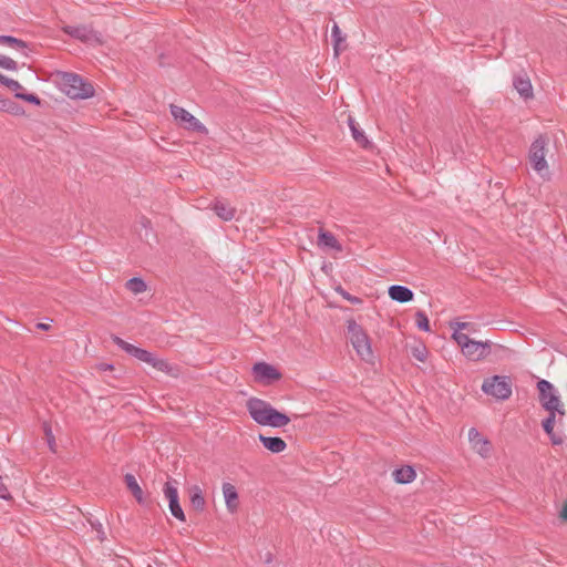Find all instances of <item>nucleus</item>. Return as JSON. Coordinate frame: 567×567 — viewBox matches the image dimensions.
<instances>
[{
    "label": "nucleus",
    "instance_id": "1",
    "mask_svg": "<svg viewBox=\"0 0 567 567\" xmlns=\"http://www.w3.org/2000/svg\"><path fill=\"white\" fill-rule=\"evenodd\" d=\"M250 417L259 425L271 427H284L289 424L290 417L276 410L269 402L250 398L246 403Z\"/></svg>",
    "mask_w": 567,
    "mask_h": 567
},
{
    "label": "nucleus",
    "instance_id": "2",
    "mask_svg": "<svg viewBox=\"0 0 567 567\" xmlns=\"http://www.w3.org/2000/svg\"><path fill=\"white\" fill-rule=\"evenodd\" d=\"M112 340L118 348H121L127 354L152 365L154 369L174 378H177L179 375L181 371L177 365H173L168 361L157 358L152 352L140 347H136L134 344H131L117 336H113Z\"/></svg>",
    "mask_w": 567,
    "mask_h": 567
},
{
    "label": "nucleus",
    "instance_id": "3",
    "mask_svg": "<svg viewBox=\"0 0 567 567\" xmlns=\"http://www.w3.org/2000/svg\"><path fill=\"white\" fill-rule=\"evenodd\" d=\"M61 90L71 99L85 100L94 95L93 85L75 73L63 72L59 81Z\"/></svg>",
    "mask_w": 567,
    "mask_h": 567
},
{
    "label": "nucleus",
    "instance_id": "4",
    "mask_svg": "<svg viewBox=\"0 0 567 567\" xmlns=\"http://www.w3.org/2000/svg\"><path fill=\"white\" fill-rule=\"evenodd\" d=\"M348 339L351 342L357 354L364 361H371L373 352L371 341L364 329L354 320L347 321Z\"/></svg>",
    "mask_w": 567,
    "mask_h": 567
},
{
    "label": "nucleus",
    "instance_id": "5",
    "mask_svg": "<svg viewBox=\"0 0 567 567\" xmlns=\"http://www.w3.org/2000/svg\"><path fill=\"white\" fill-rule=\"evenodd\" d=\"M537 390L539 392V402L548 413H558L559 420L565 415L564 403L559 395L556 393L554 385L547 380H539L537 382Z\"/></svg>",
    "mask_w": 567,
    "mask_h": 567
},
{
    "label": "nucleus",
    "instance_id": "6",
    "mask_svg": "<svg viewBox=\"0 0 567 567\" xmlns=\"http://www.w3.org/2000/svg\"><path fill=\"white\" fill-rule=\"evenodd\" d=\"M482 391L497 400L505 401L512 395V380L507 375H493L486 378Z\"/></svg>",
    "mask_w": 567,
    "mask_h": 567
},
{
    "label": "nucleus",
    "instance_id": "7",
    "mask_svg": "<svg viewBox=\"0 0 567 567\" xmlns=\"http://www.w3.org/2000/svg\"><path fill=\"white\" fill-rule=\"evenodd\" d=\"M171 114L173 118L185 130L207 134L206 126L184 107L171 104Z\"/></svg>",
    "mask_w": 567,
    "mask_h": 567
},
{
    "label": "nucleus",
    "instance_id": "8",
    "mask_svg": "<svg viewBox=\"0 0 567 567\" xmlns=\"http://www.w3.org/2000/svg\"><path fill=\"white\" fill-rule=\"evenodd\" d=\"M546 155V138L538 136L530 145L529 148V162L532 167L538 173L543 174L547 171Z\"/></svg>",
    "mask_w": 567,
    "mask_h": 567
},
{
    "label": "nucleus",
    "instance_id": "9",
    "mask_svg": "<svg viewBox=\"0 0 567 567\" xmlns=\"http://www.w3.org/2000/svg\"><path fill=\"white\" fill-rule=\"evenodd\" d=\"M165 497L168 499V506L171 514L181 522H185L186 517L184 511L179 504L178 491L176 485H173L171 481L166 482L163 488Z\"/></svg>",
    "mask_w": 567,
    "mask_h": 567
},
{
    "label": "nucleus",
    "instance_id": "10",
    "mask_svg": "<svg viewBox=\"0 0 567 567\" xmlns=\"http://www.w3.org/2000/svg\"><path fill=\"white\" fill-rule=\"evenodd\" d=\"M64 32L74 39L81 40L86 43H101L100 34L92 29L84 25H68Z\"/></svg>",
    "mask_w": 567,
    "mask_h": 567
},
{
    "label": "nucleus",
    "instance_id": "11",
    "mask_svg": "<svg viewBox=\"0 0 567 567\" xmlns=\"http://www.w3.org/2000/svg\"><path fill=\"white\" fill-rule=\"evenodd\" d=\"M489 341L472 340L468 346L462 350V353L470 360L480 361L485 359L489 353Z\"/></svg>",
    "mask_w": 567,
    "mask_h": 567
},
{
    "label": "nucleus",
    "instance_id": "12",
    "mask_svg": "<svg viewBox=\"0 0 567 567\" xmlns=\"http://www.w3.org/2000/svg\"><path fill=\"white\" fill-rule=\"evenodd\" d=\"M252 372L257 381H275L279 380L281 377L275 367L266 362L255 363L252 367Z\"/></svg>",
    "mask_w": 567,
    "mask_h": 567
},
{
    "label": "nucleus",
    "instance_id": "13",
    "mask_svg": "<svg viewBox=\"0 0 567 567\" xmlns=\"http://www.w3.org/2000/svg\"><path fill=\"white\" fill-rule=\"evenodd\" d=\"M513 86L524 100L534 97L533 85L527 73L522 72L516 74L513 79Z\"/></svg>",
    "mask_w": 567,
    "mask_h": 567
},
{
    "label": "nucleus",
    "instance_id": "14",
    "mask_svg": "<svg viewBox=\"0 0 567 567\" xmlns=\"http://www.w3.org/2000/svg\"><path fill=\"white\" fill-rule=\"evenodd\" d=\"M468 440L481 456H488L491 452L489 442L475 427L468 430Z\"/></svg>",
    "mask_w": 567,
    "mask_h": 567
},
{
    "label": "nucleus",
    "instance_id": "15",
    "mask_svg": "<svg viewBox=\"0 0 567 567\" xmlns=\"http://www.w3.org/2000/svg\"><path fill=\"white\" fill-rule=\"evenodd\" d=\"M221 488L227 511L231 514L236 513L239 506L236 487L230 483H224Z\"/></svg>",
    "mask_w": 567,
    "mask_h": 567
},
{
    "label": "nucleus",
    "instance_id": "16",
    "mask_svg": "<svg viewBox=\"0 0 567 567\" xmlns=\"http://www.w3.org/2000/svg\"><path fill=\"white\" fill-rule=\"evenodd\" d=\"M388 293L392 300L401 303L409 302L413 300L414 297V293L410 288L400 285L391 286Z\"/></svg>",
    "mask_w": 567,
    "mask_h": 567
},
{
    "label": "nucleus",
    "instance_id": "17",
    "mask_svg": "<svg viewBox=\"0 0 567 567\" xmlns=\"http://www.w3.org/2000/svg\"><path fill=\"white\" fill-rule=\"evenodd\" d=\"M318 246L321 248H328L336 251H342V246L333 234L330 231L320 229L318 235Z\"/></svg>",
    "mask_w": 567,
    "mask_h": 567
},
{
    "label": "nucleus",
    "instance_id": "18",
    "mask_svg": "<svg viewBox=\"0 0 567 567\" xmlns=\"http://www.w3.org/2000/svg\"><path fill=\"white\" fill-rule=\"evenodd\" d=\"M259 441L262 443L265 449L276 454L284 452L287 447L286 442L278 436H265L259 434Z\"/></svg>",
    "mask_w": 567,
    "mask_h": 567
},
{
    "label": "nucleus",
    "instance_id": "19",
    "mask_svg": "<svg viewBox=\"0 0 567 567\" xmlns=\"http://www.w3.org/2000/svg\"><path fill=\"white\" fill-rule=\"evenodd\" d=\"M124 481H125L126 487L132 493V495L134 496L136 502L138 504H144L145 503L144 493H143L142 487L137 483L135 476L133 474L128 473L124 476Z\"/></svg>",
    "mask_w": 567,
    "mask_h": 567
},
{
    "label": "nucleus",
    "instance_id": "20",
    "mask_svg": "<svg viewBox=\"0 0 567 567\" xmlns=\"http://www.w3.org/2000/svg\"><path fill=\"white\" fill-rule=\"evenodd\" d=\"M213 209L216 213V215L225 221L231 220L236 214V208L229 206L227 203L223 200H216L213 204Z\"/></svg>",
    "mask_w": 567,
    "mask_h": 567
},
{
    "label": "nucleus",
    "instance_id": "21",
    "mask_svg": "<svg viewBox=\"0 0 567 567\" xmlns=\"http://www.w3.org/2000/svg\"><path fill=\"white\" fill-rule=\"evenodd\" d=\"M415 476L416 473L414 468L410 465L402 466L393 472V477L395 482L400 484L411 483L415 480Z\"/></svg>",
    "mask_w": 567,
    "mask_h": 567
},
{
    "label": "nucleus",
    "instance_id": "22",
    "mask_svg": "<svg viewBox=\"0 0 567 567\" xmlns=\"http://www.w3.org/2000/svg\"><path fill=\"white\" fill-rule=\"evenodd\" d=\"M189 502L190 505L198 512H203L206 506V501L203 495V491L198 485H194L189 489Z\"/></svg>",
    "mask_w": 567,
    "mask_h": 567
},
{
    "label": "nucleus",
    "instance_id": "23",
    "mask_svg": "<svg viewBox=\"0 0 567 567\" xmlns=\"http://www.w3.org/2000/svg\"><path fill=\"white\" fill-rule=\"evenodd\" d=\"M0 44L7 45L16 51H19L23 55H28V44L27 42L20 39H17L11 35H0Z\"/></svg>",
    "mask_w": 567,
    "mask_h": 567
},
{
    "label": "nucleus",
    "instance_id": "24",
    "mask_svg": "<svg viewBox=\"0 0 567 567\" xmlns=\"http://www.w3.org/2000/svg\"><path fill=\"white\" fill-rule=\"evenodd\" d=\"M331 35L333 39L334 53L338 55L340 51L346 49V37L341 34V30L337 23L332 25Z\"/></svg>",
    "mask_w": 567,
    "mask_h": 567
},
{
    "label": "nucleus",
    "instance_id": "25",
    "mask_svg": "<svg viewBox=\"0 0 567 567\" xmlns=\"http://www.w3.org/2000/svg\"><path fill=\"white\" fill-rule=\"evenodd\" d=\"M348 124L351 130L353 140L361 146L365 147L369 144V141L365 137L363 131L359 130L355 121L351 116L348 118Z\"/></svg>",
    "mask_w": 567,
    "mask_h": 567
},
{
    "label": "nucleus",
    "instance_id": "26",
    "mask_svg": "<svg viewBox=\"0 0 567 567\" xmlns=\"http://www.w3.org/2000/svg\"><path fill=\"white\" fill-rule=\"evenodd\" d=\"M126 288L133 292L134 295L142 293L146 291V284L142 278L134 277L126 281Z\"/></svg>",
    "mask_w": 567,
    "mask_h": 567
},
{
    "label": "nucleus",
    "instance_id": "27",
    "mask_svg": "<svg viewBox=\"0 0 567 567\" xmlns=\"http://www.w3.org/2000/svg\"><path fill=\"white\" fill-rule=\"evenodd\" d=\"M558 413H548V416L543 421L542 425L546 434L551 435L556 422H560Z\"/></svg>",
    "mask_w": 567,
    "mask_h": 567
},
{
    "label": "nucleus",
    "instance_id": "28",
    "mask_svg": "<svg viewBox=\"0 0 567 567\" xmlns=\"http://www.w3.org/2000/svg\"><path fill=\"white\" fill-rule=\"evenodd\" d=\"M452 338L457 343V346L461 348V350H464L468 346V343L472 341V339L467 334L457 331V329H454Z\"/></svg>",
    "mask_w": 567,
    "mask_h": 567
},
{
    "label": "nucleus",
    "instance_id": "29",
    "mask_svg": "<svg viewBox=\"0 0 567 567\" xmlns=\"http://www.w3.org/2000/svg\"><path fill=\"white\" fill-rule=\"evenodd\" d=\"M415 323H416V327L420 330H423V331H429L430 330L429 318H427V316L423 311H417L416 312V315H415Z\"/></svg>",
    "mask_w": 567,
    "mask_h": 567
},
{
    "label": "nucleus",
    "instance_id": "30",
    "mask_svg": "<svg viewBox=\"0 0 567 567\" xmlns=\"http://www.w3.org/2000/svg\"><path fill=\"white\" fill-rule=\"evenodd\" d=\"M412 355L421 361V362H424L426 360V357H427V350L425 348L424 344L420 343L415 347L412 348Z\"/></svg>",
    "mask_w": 567,
    "mask_h": 567
},
{
    "label": "nucleus",
    "instance_id": "31",
    "mask_svg": "<svg viewBox=\"0 0 567 567\" xmlns=\"http://www.w3.org/2000/svg\"><path fill=\"white\" fill-rule=\"evenodd\" d=\"M336 292L339 293L343 299L348 300L352 305H360L362 300L359 297L350 295L347 290H344L341 286L336 288Z\"/></svg>",
    "mask_w": 567,
    "mask_h": 567
},
{
    "label": "nucleus",
    "instance_id": "32",
    "mask_svg": "<svg viewBox=\"0 0 567 567\" xmlns=\"http://www.w3.org/2000/svg\"><path fill=\"white\" fill-rule=\"evenodd\" d=\"M0 66L9 71H16L18 69L17 62L6 55H0Z\"/></svg>",
    "mask_w": 567,
    "mask_h": 567
},
{
    "label": "nucleus",
    "instance_id": "33",
    "mask_svg": "<svg viewBox=\"0 0 567 567\" xmlns=\"http://www.w3.org/2000/svg\"><path fill=\"white\" fill-rule=\"evenodd\" d=\"M17 97L35 105L40 104V99L35 94L17 93Z\"/></svg>",
    "mask_w": 567,
    "mask_h": 567
},
{
    "label": "nucleus",
    "instance_id": "34",
    "mask_svg": "<svg viewBox=\"0 0 567 567\" xmlns=\"http://www.w3.org/2000/svg\"><path fill=\"white\" fill-rule=\"evenodd\" d=\"M92 528L97 533V537L101 542H103L105 539V534H104V530H103V526L100 522L97 520H89Z\"/></svg>",
    "mask_w": 567,
    "mask_h": 567
},
{
    "label": "nucleus",
    "instance_id": "35",
    "mask_svg": "<svg viewBox=\"0 0 567 567\" xmlns=\"http://www.w3.org/2000/svg\"><path fill=\"white\" fill-rule=\"evenodd\" d=\"M44 432H45V435H47V440H48L49 446L53 451V446L55 444V441H54V436L52 434V430H51V427L47 423L44 424Z\"/></svg>",
    "mask_w": 567,
    "mask_h": 567
},
{
    "label": "nucleus",
    "instance_id": "36",
    "mask_svg": "<svg viewBox=\"0 0 567 567\" xmlns=\"http://www.w3.org/2000/svg\"><path fill=\"white\" fill-rule=\"evenodd\" d=\"M0 498L7 499V501L11 498V495H10L7 486L4 485L1 476H0Z\"/></svg>",
    "mask_w": 567,
    "mask_h": 567
},
{
    "label": "nucleus",
    "instance_id": "37",
    "mask_svg": "<svg viewBox=\"0 0 567 567\" xmlns=\"http://www.w3.org/2000/svg\"><path fill=\"white\" fill-rule=\"evenodd\" d=\"M8 89L14 92L16 95L17 93H22L21 91H23V86L16 80H12V82L8 85Z\"/></svg>",
    "mask_w": 567,
    "mask_h": 567
},
{
    "label": "nucleus",
    "instance_id": "38",
    "mask_svg": "<svg viewBox=\"0 0 567 567\" xmlns=\"http://www.w3.org/2000/svg\"><path fill=\"white\" fill-rule=\"evenodd\" d=\"M451 326H452L453 330L457 329V331L462 332V330L470 329L471 323L470 322H460V321H457V322L451 323Z\"/></svg>",
    "mask_w": 567,
    "mask_h": 567
},
{
    "label": "nucleus",
    "instance_id": "39",
    "mask_svg": "<svg viewBox=\"0 0 567 567\" xmlns=\"http://www.w3.org/2000/svg\"><path fill=\"white\" fill-rule=\"evenodd\" d=\"M10 106H11V102L10 101H6V100H1L0 99V110L16 113L13 111V109H11Z\"/></svg>",
    "mask_w": 567,
    "mask_h": 567
},
{
    "label": "nucleus",
    "instance_id": "40",
    "mask_svg": "<svg viewBox=\"0 0 567 567\" xmlns=\"http://www.w3.org/2000/svg\"><path fill=\"white\" fill-rule=\"evenodd\" d=\"M559 517L567 522V501L564 503L561 509H560V513H559Z\"/></svg>",
    "mask_w": 567,
    "mask_h": 567
},
{
    "label": "nucleus",
    "instance_id": "41",
    "mask_svg": "<svg viewBox=\"0 0 567 567\" xmlns=\"http://www.w3.org/2000/svg\"><path fill=\"white\" fill-rule=\"evenodd\" d=\"M13 79H10L0 73V83L8 87V85L12 82Z\"/></svg>",
    "mask_w": 567,
    "mask_h": 567
},
{
    "label": "nucleus",
    "instance_id": "42",
    "mask_svg": "<svg viewBox=\"0 0 567 567\" xmlns=\"http://www.w3.org/2000/svg\"><path fill=\"white\" fill-rule=\"evenodd\" d=\"M549 437L551 440V443L555 445H558L561 443V439L559 436H557L554 432L551 435H549Z\"/></svg>",
    "mask_w": 567,
    "mask_h": 567
},
{
    "label": "nucleus",
    "instance_id": "43",
    "mask_svg": "<svg viewBox=\"0 0 567 567\" xmlns=\"http://www.w3.org/2000/svg\"><path fill=\"white\" fill-rule=\"evenodd\" d=\"M38 328L41 330H48L50 328V326L47 323H38Z\"/></svg>",
    "mask_w": 567,
    "mask_h": 567
}]
</instances>
